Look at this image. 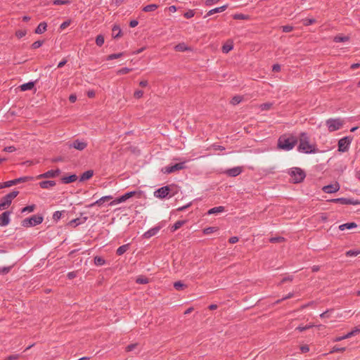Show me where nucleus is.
<instances>
[{"label":"nucleus","mask_w":360,"mask_h":360,"mask_svg":"<svg viewBox=\"0 0 360 360\" xmlns=\"http://www.w3.org/2000/svg\"><path fill=\"white\" fill-rule=\"evenodd\" d=\"M285 240V238L283 237H273L269 239V241L272 243H282Z\"/></svg>","instance_id":"obj_49"},{"label":"nucleus","mask_w":360,"mask_h":360,"mask_svg":"<svg viewBox=\"0 0 360 360\" xmlns=\"http://www.w3.org/2000/svg\"><path fill=\"white\" fill-rule=\"evenodd\" d=\"M217 228L214 226H210L203 229L204 234H210L217 231Z\"/></svg>","instance_id":"obj_53"},{"label":"nucleus","mask_w":360,"mask_h":360,"mask_svg":"<svg viewBox=\"0 0 360 360\" xmlns=\"http://www.w3.org/2000/svg\"><path fill=\"white\" fill-rule=\"evenodd\" d=\"M225 210V207L224 206L214 207L208 210L207 214L211 215L219 212H222Z\"/></svg>","instance_id":"obj_28"},{"label":"nucleus","mask_w":360,"mask_h":360,"mask_svg":"<svg viewBox=\"0 0 360 360\" xmlns=\"http://www.w3.org/2000/svg\"><path fill=\"white\" fill-rule=\"evenodd\" d=\"M27 34V31L25 30H18L15 32V36L20 39L23 37H25Z\"/></svg>","instance_id":"obj_52"},{"label":"nucleus","mask_w":360,"mask_h":360,"mask_svg":"<svg viewBox=\"0 0 360 360\" xmlns=\"http://www.w3.org/2000/svg\"><path fill=\"white\" fill-rule=\"evenodd\" d=\"M188 49L189 48L184 43H180L174 46V50L176 51L183 52Z\"/></svg>","instance_id":"obj_33"},{"label":"nucleus","mask_w":360,"mask_h":360,"mask_svg":"<svg viewBox=\"0 0 360 360\" xmlns=\"http://www.w3.org/2000/svg\"><path fill=\"white\" fill-rule=\"evenodd\" d=\"M94 175V171L91 169L84 172L79 177V181H84L91 179Z\"/></svg>","instance_id":"obj_23"},{"label":"nucleus","mask_w":360,"mask_h":360,"mask_svg":"<svg viewBox=\"0 0 360 360\" xmlns=\"http://www.w3.org/2000/svg\"><path fill=\"white\" fill-rule=\"evenodd\" d=\"M298 139L293 134H284L278 139V147L285 151L292 150L297 143Z\"/></svg>","instance_id":"obj_2"},{"label":"nucleus","mask_w":360,"mask_h":360,"mask_svg":"<svg viewBox=\"0 0 360 360\" xmlns=\"http://www.w3.org/2000/svg\"><path fill=\"white\" fill-rule=\"evenodd\" d=\"M333 311V309H327L326 311H323L322 314H320V317L322 319L329 318L331 316Z\"/></svg>","instance_id":"obj_37"},{"label":"nucleus","mask_w":360,"mask_h":360,"mask_svg":"<svg viewBox=\"0 0 360 360\" xmlns=\"http://www.w3.org/2000/svg\"><path fill=\"white\" fill-rule=\"evenodd\" d=\"M129 243L120 246L116 250V254L117 255H122L129 249Z\"/></svg>","instance_id":"obj_27"},{"label":"nucleus","mask_w":360,"mask_h":360,"mask_svg":"<svg viewBox=\"0 0 360 360\" xmlns=\"http://www.w3.org/2000/svg\"><path fill=\"white\" fill-rule=\"evenodd\" d=\"M314 326L313 324H309V325H306L304 326H299L298 327L296 328V330L300 332H303L306 330L313 328Z\"/></svg>","instance_id":"obj_45"},{"label":"nucleus","mask_w":360,"mask_h":360,"mask_svg":"<svg viewBox=\"0 0 360 360\" xmlns=\"http://www.w3.org/2000/svg\"><path fill=\"white\" fill-rule=\"evenodd\" d=\"M123 202L122 200V197H119V198H115V200H113L112 201H111L110 203H109V205L110 206H113L115 205H117V204H120V203H122Z\"/></svg>","instance_id":"obj_59"},{"label":"nucleus","mask_w":360,"mask_h":360,"mask_svg":"<svg viewBox=\"0 0 360 360\" xmlns=\"http://www.w3.org/2000/svg\"><path fill=\"white\" fill-rule=\"evenodd\" d=\"M63 212H65V211H56L53 214V219L54 221H58L63 214Z\"/></svg>","instance_id":"obj_47"},{"label":"nucleus","mask_w":360,"mask_h":360,"mask_svg":"<svg viewBox=\"0 0 360 360\" xmlns=\"http://www.w3.org/2000/svg\"><path fill=\"white\" fill-rule=\"evenodd\" d=\"M105 260L103 257L99 256H96L94 257V264L96 266H103L105 264Z\"/></svg>","instance_id":"obj_36"},{"label":"nucleus","mask_w":360,"mask_h":360,"mask_svg":"<svg viewBox=\"0 0 360 360\" xmlns=\"http://www.w3.org/2000/svg\"><path fill=\"white\" fill-rule=\"evenodd\" d=\"M104 41H105V39H104V36L103 35L98 34L96 37V44L97 46H103V44H104Z\"/></svg>","instance_id":"obj_38"},{"label":"nucleus","mask_w":360,"mask_h":360,"mask_svg":"<svg viewBox=\"0 0 360 360\" xmlns=\"http://www.w3.org/2000/svg\"><path fill=\"white\" fill-rule=\"evenodd\" d=\"M60 173V170L57 169L56 170H49L42 174H40L37 176L38 179L41 178H53L58 176Z\"/></svg>","instance_id":"obj_18"},{"label":"nucleus","mask_w":360,"mask_h":360,"mask_svg":"<svg viewBox=\"0 0 360 360\" xmlns=\"http://www.w3.org/2000/svg\"><path fill=\"white\" fill-rule=\"evenodd\" d=\"M297 150L299 152L306 154L316 153L319 152V149L315 144L309 143V136L306 132H301L300 134Z\"/></svg>","instance_id":"obj_1"},{"label":"nucleus","mask_w":360,"mask_h":360,"mask_svg":"<svg viewBox=\"0 0 360 360\" xmlns=\"http://www.w3.org/2000/svg\"><path fill=\"white\" fill-rule=\"evenodd\" d=\"M112 199V195L103 196L96 201L86 205V207H93L95 205L101 206L104 202H108Z\"/></svg>","instance_id":"obj_16"},{"label":"nucleus","mask_w":360,"mask_h":360,"mask_svg":"<svg viewBox=\"0 0 360 360\" xmlns=\"http://www.w3.org/2000/svg\"><path fill=\"white\" fill-rule=\"evenodd\" d=\"M32 179V176H22L18 179H15L13 180L8 181L4 183H0V189L4 188H8L14 185H16L19 183H23L29 180Z\"/></svg>","instance_id":"obj_7"},{"label":"nucleus","mask_w":360,"mask_h":360,"mask_svg":"<svg viewBox=\"0 0 360 360\" xmlns=\"http://www.w3.org/2000/svg\"><path fill=\"white\" fill-rule=\"evenodd\" d=\"M195 15V11L193 10H188V11H186V13H184V16L187 18V19H189V18H191L194 16Z\"/></svg>","instance_id":"obj_55"},{"label":"nucleus","mask_w":360,"mask_h":360,"mask_svg":"<svg viewBox=\"0 0 360 360\" xmlns=\"http://www.w3.org/2000/svg\"><path fill=\"white\" fill-rule=\"evenodd\" d=\"M67 145L69 148H73L78 150H83L87 146L86 142H85L84 141H80L79 139L74 140L71 143H68Z\"/></svg>","instance_id":"obj_11"},{"label":"nucleus","mask_w":360,"mask_h":360,"mask_svg":"<svg viewBox=\"0 0 360 360\" xmlns=\"http://www.w3.org/2000/svg\"><path fill=\"white\" fill-rule=\"evenodd\" d=\"M185 220H179L176 221L174 225L171 227V231L174 232L177 229H180L184 224H185Z\"/></svg>","instance_id":"obj_31"},{"label":"nucleus","mask_w":360,"mask_h":360,"mask_svg":"<svg viewBox=\"0 0 360 360\" xmlns=\"http://www.w3.org/2000/svg\"><path fill=\"white\" fill-rule=\"evenodd\" d=\"M344 124V120L341 118H330L326 120V125L330 132L340 129Z\"/></svg>","instance_id":"obj_6"},{"label":"nucleus","mask_w":360,"mask_h":360,"mask_svg":"<svg viewBox=\"0 0 360 360\" xmlns=\"http://www.w3.org/2000/svg\"><path fill=\"white\" fill-rule=\"evenodd\" d=\"M315 21H316V20L314 18H305L303 20V24L305 26H308V25H312L313 23H314Z\"/></svg>","instance_id":"obj_56"},{"label":"nucleus","mask_w":360,"mask_h":360,"mask_svg":"<svg viewBox=\"0 0 360 360\" xmlns=\"http://www.w3.org/2000/svg\"><path fill=\"white\" fill-rule=\"evenodd\" d=\"M281 30L283 32H290L293 30V27L291 26V25H283V26H281Z\"/></svg>","instance_id":"obj_57"},{"label":"nucleus","mask_w":360,"mask_h":360,"mask_svg":"<svg viewBox=\"0 0 360 360\" xmlns=\"http://www.w3.org/2000/svg\"><path fill=\"white\" fill-rule=\"evenodd\" d=\"M123 55H124L123 52L110 54V55L108 56L107 60H111L119 58L122 57Z\"/></svg>","instance_id":"obj_41"},{"label":"nucleus","mask_w":360,"mask_h":360,"mask_svg":"<svg viewBox=\"0 0 360 360\" xmlns=\"http://www.w3.org/2000/svg\"><path fill=\"white\" fill-rule=\"evenodd\" d=\"M357 226L356 224L354 222H349L346 224H343L339 226V229L341 231H344L345 229H351L353 228H356Z\"/></svg>","instance_id":"obj_29"},{"label":"nucleus","mask_w":360,"mask_h":360,"mask_svg":"<svg viewBox=\"0 0 360 360\" xmlns=\"http://www.w3.org/2000/svg\"><path fill=\"white\" fill-rule=\"evenodd\" d=\"M11 211H5L0 214V226H6L10 223V215L11 214Z\"/></svg>","instance_id":"obj_14"},{"label":"nucleus","mask_w":360,"mask_h":360,"mask_svg":"<svg viewBox=\"0 0 360 360\" xmlns=\"http://www.w3.org/2000/svg\"><path fill=\"white\" fill-rule=\"evenodd\" d=\"M169 191V187L168 186H165L155 191L154 195L155 197L162 199L168 196Z\"/></svg>","instance_id":"obj_12"},{"label":"nucleus","mask_w":360,"mask_h":360,"mask_svg":"<svg viewBox=\"0 0 360 360\" xmlns=\"http://www.w3.org/2000/svg\"><path fill=\"white\" fill-rule=\"evenodd\" d=\"M242 101V97L240 96H235L231 99V104L233 105H237L240 103Z\"/></svg>","instance_id":"obj_51"},{"label":"nucleus","mask_w":360,"mask_h":360,"mask_svg":"<svg viewBox=\"0 0 360 360\" xmlns=\"http://www.w3.org/2000/svg\"><path fill=\"white\" fill-rule=\"evenodd\" d=\"M39 186L41 188H49L56 186V181L51 180L42 181L39 182Z\"/></svg>","instance_id":"obj_25"},{"label":"nucleus","mask_w":360,"mask_h":360,"mask_svg":"<svg viewBox=\"0 0 360 360\" xmlns=\"http://www.w3.org/2000/svg\"><path fill=\"white\" fill-rule=\"evenodd\" d=\"M220 0H206L205 2V4L207 6H212L213 4H214L215 3L219 1Z\"/></svg>","instance_id":"obj_64"},{"label":"nucleus","mask_w":360,"mask_h":360,"mask_svg":"<svg viewBox=\"0 0 360 360\" xmlns=\"http://www.w3.org/2000/svg\"><path fill=\"white\" fill-rule=\"evenodd\" d=\"M352 140V139L349 136H345L340 139L338 141V150L341 152L347 151Z\"/></svg>","instance_id":"obj_9"},{"label":"nucleus","mask_w":360,"mask_h":360,"mask_svg":"<svg viewBox=\"0 0 360 360\" xmlns=\"http://www.w3.org/2000/svg\"><path fill=\"white\" fill-rule=\"evenodd\" d=\"M131 71H132L131 68H123L117 71V75H125V74L130 72Z\"/></svg>","instance_id":"obj_43"},{"label":"nucleus","mask_w":360,"mask_h":360,"mask_svg":"<svg viewBox=\"0 0 360 360\" xmlns=\"http://www.w3.org/2000/svg\"><path fill=\"white\" fill-rule=\"evenodd\" d=\"M77 179V176L76 174H71L68 176H63L61 179V181L63 184H70L72 182L75 181Z\"/></svg>","instance_id":"obj_24"},{"label":"nucleus","mask_w":360,"mask_h":360,"mask_svg":"<svg viewBox=\"0 0 360 360\" xmlns=\"http://www.w3.org/2000/svg\"><path fill=\"white\" fill-rule=\"evenodd\" d=\"M360 333V326H356L352 331L347 333L346 334V337L347 338H351L352 336L355 335L356 334Z\"/></svg>","instance_id":"obj_35"},{"label":"nucleus","mask_w":360,"mask_h":360,"mask_svg":"<svg viewBox=\"0 0 360 360\" xmlns=\"http://www.w3.org/2000/svg\"><path fill=\"white\" fill-rule=\"evenodd\" d=\"M141 191H134L127 192V193H124V195H122L121 197H122V201L125 202L128 199H129L134 196H136V195H137V198H139L141 197Z\"/></svg>","instance_id":"obj_19"},{"label":"nucleus","mask_w":360,"mask_h":360,"mask_svg":"<svg viewBox=\"0 0 360 360\" xmlns=\"http://www.w3.org/2000/svg\"><path fill=\"white\" fill-rule=\"evenodd\" d=\"M34 82H29L27 83H25V84L20 85V88L21 91H25L32 89L34 88Z\"/></svg>","instance_id":"obj_30"},{"label":"nucleus","mask_w":360,"mask_h":360,"mask_svg":"<svg viewBox=\"0 0 360 360\" xmlns=\"http://www.w3.org/2000/svg\"><path fill=\"white\" fill-rule=\"evenodd\" d=\"M349 40V37L347 36H335L333 41L335 42H345Z\"/></svg>","instance_id":"obj_39"},{"label":"nucleus","mask_w":360,"mask_h":360,"mask_svg":"<svg viewBox=\"0 0 360 360\" xmlns=\"http://www.w3.org/2000/svg\"><path fill=\"white\" fill-rule=\"evenodd\" d=\"M359 253H360V251L350 250H348V251L346 252V256H347V257H354V256L358 255Z\"/></svg>","instance_id":"obj_54"},{"label":"nucleus","mask_w":360,"mask_h":360,"mask_svg":"<svg viewBox=\"0 0 360 360\" xmlns=\"http://www.w3.org/2000/svg\"><path fill=\"white\" fill-rule=\"evenodd\" d=\"M43 43H44V41H40V40H39V41H34V42L32 44V48L33 49H38V48L41 47V46H42Z\"/></svg>","instance_id":"obj_58"},{"label":"nucleus","mask_w":360,"mask_h":360,"mask_svg":"<svg viewBox=\"0 0 360 360\" xmlns=\"http://www.w3.org/2000/svg\"><path fill=\"white\" fill-rule=\"evenodd\" d=\"M158 8V6L155 4L147 5L143 8L144 12H151L155 11Z\"/></svg>","instance_id":"obj_32"},{"label":"nucleus","mask_w":360,"mask_h":360,"mask_svg":"<svg viewBox=\"0 0 360 360\" xmlns=\"http://www.w3.org/2000/svg\"><path fill=\"white\" fill-rule=\"evenodd\" d=\"M136 282L139 284H147L149 280L145 276H139L136 278Z\"/></svg>","instance_id":"obj_42"},{"label":"nucleus","mask_w":360,"mask_h":360,"mask_svg":"<svg viewBox=\"0 0 360 360\" xmlns=\"http://www.w3.org/2000/svg\"><path fill=\"white\" fill-rule=\"evenodd\" d=\"M71 23L70 20H65L60 25V30H65L66 27H68Z\"/></svg>","instance_id":"obj_60"},{"label":"nucleus","mask_w":360,"mask_h":360,"mask_svg":"<svg viewBox=\"0 0 360 360\" xmlns=\"http://www.w3.org/2000/svg\"><path fill=\"white\" fill-rule=\"evenodd\" d=\"M18 194L19 191H13L2 197L0 200V210H4L8 208L12 202V200L15 198Z\"/></svg>","instance_id":"obj_4"},{"label":"nucleus","mask_w":360,"mask_h":360,"mask_svg":"<svg viewBox=\"0 0 360 360\" xmlns=\"http://www.w3.org/2000/svg\"><path fill=\"white\" fill-rule=\"evenodd\" d=\"M185 167H186L185 162H183L176 163L174 165H169V166L165 167L164 168L162 169V172H163L165 174H170V173H173L176 171L183 169Z\"/></svg>","instance_id":"obj_8"},{"label":"nucleus","mask_w":360,"mask_h":360,"mask_svg":"<svg viewBox=\"0 0 360 360\" xmlns=\"http://www.w3.org/2000/svg\"><path fill=\"white\" fill-rule=\"evenodd\" d=\"M228 8V5H224L222 6H220V7H217V8H213L210 11H209L206 15H205L204 18H207L211 15H213L214 13H221V12H223L224 11L226 8Z\"/></svg>","instance_id":"obj_22"},{"label":"nucleus","mask_w":360,"mask_h":360,"mask_svg":"<svg viewBox=\"0 0 360 360\" xmlns=\"http://www.w3.org/2000/svg\"><path fill=\"white\" fill-rule=\"evenodd\" d=\"M160 230V226H158L151 228L150 229H149L148 231L143 233V237L145 238H150L152 236H155L159 232Z\"/></svg>","instance_id":"obj_20"},{"label":"nucleus","mask_w":360,"mask_h":360,"mask_svg":"<svg viewBox=\"0 0 360 360\" xmlns=\"http://www.w3.org/2000/svg\"><path fill=\"white\" fill-rule=\"evenodd\" d=\"M112 36L114 39L120 38L122 36V32L120 27L115 25L112 28Z\"/></svg>","instance_id":"obj_21"},{"label":"nucleus","mask_w":360,"mask_h":360,"mask_svg":"<svg viewBox=\"0 0 360 360\" xmlns=\"http://www.w3.org/2000/svg\"><path fill=\"white\" fill-rule=\"evenodd\" d=\"M44 218L41 215H32L22 221V226L26 228L39 225L43 222Z\"/></svg>","instance_id":"obj_5"},{"label":"nucleus","mask_w":360,"mask_h":360,"mask_svg":"<svg viewBox=\"0 0 360 360\" xmlns=\"http://www.w3.org/2000/svg\"><path fill=\"white\" fill-rule=\"evenodd\" d=\"M82 215H83V214L81 213V217L76 218V219H74L68 222V225L70 226L76 227L78 225L85 223L87 221L88 217H82Z\"/></svg>","instance_id":"obj_15"},{"label":"nucleus","mask_w":360,"mask_h":360,"mask_svg":"<svg viewBox=\"0 0 360 360\" xmlns=\"http://www.w3.org/2000/svg\"><path fill=\"white\" fill-rule=\"evenodd\" d=\"M233 18L235 20H249L250 16L243 13H236L233 15Z\"/></svg>","instance_id":"obj_34"},{"label":"nucleus","mask_w":360,"mask_h":360,"mask_svg":"<svg viewBox=\"0 0 360 360\" xmlns=\"http://www.w3.org/2000/svg\"><path fill=\"white\" fill-rule=\"evenodd\" d=\"M288 174L292 178V181L294 184H299L304 181L306 176V174L300 167H292L289 172Z\"/></svg>","instance_id":"obj_3"},{"label":"nucleus","mask_w":360,"mask_h":360,"mask_svg":"<svg viewBox=\"0 0 360 360\" xmlns=\"http://www.w3.org/2000/svg\"><path fill=\"white\" fill-rule=\"evenodd\" d=\"M340 189V185L338 183H335L334 184L327 185L323 187L322 190L323 192L326 193H333L337 192Z\"/></svg>","instance_id":"obj_17"},{"label":"nucleus","mask_w":360,"mask_h":360,"mask_svg":"<svg viewBox=\"0 0 360 360\" xmlns=\"http://www.w3.org/2000/svg\"><path fill=\"white\" fill-rule=\"evenodd\" d=\"M12 266L0 267V275H6L10 272Z\"/></svg>","instance_id":"obj_48"},{"label":"nucleus","mask_w":360,"mask_h":360,"mask_svg":"<svg viewBox=\"0 0 360 360\" xmlns=\"http://www.w3.org/2000/svg\"><path fill=\"white\" fill-rule=\"evenodd\" d=\"M71 1L70 0H53V4L54 5H65L70 4Z\"/></svg>","instance_id":"obj_46"},{"label":"nucleus","mask_w":360,"mask_h":360,"mask_svg":"<svg viewBox=\"0 0 360 360\" xmlns=\"http://www.w3.org/2000/svg\"><path fill=\"white\" fill-rule=\"evenodd\" d=\"M345 350V347H339L338 346H334L332 349L331 352H342Z\"/></svg>","instance_id":"obj_61"},{"label":"nucleus","mask_w":360,"mask_h":360,"mask_svg":"<svg viewBox=\"0 0 360 360\" xmlns=\"http://www.w3.org/2000/svg\"><path fill=\"white\" fill-rule=\"evenodd\" d=\"M143 95V91L141 90H136L134 94V96L136 98H141Z\"/></svg>","instance_id":"obj_62"},{"label":"nucleus","mask_w":360,"mask_h":360,"mask_svg":"<svg viewBox=\"0 0 360 360\" xmlns=\"http://www.w3.org/2000/svg\"><path fill=\"white\" fill-rule=\"evenodd\" d=\"M34 209H35V205H28V206L23 207L21 210V212L22 213L25 212H32L34 210Z\"/></svg>","instance_id":"obj_50"},{"label":"nucleus","mask_w":360,"mask_h":360,"mask_svg":"<svg viewBox=\"0 0 360 360\" xmlns=\"http://www.w3.org/2000/svg\"><path fill=\"white\" fill-rule=\"evenodd\" d=\"M233 46L231 44H226L222 46V51L224 53H229L230 51L233 49Z\"/></svg>","instance_id":"obj_44"},{"label":"nucleus","mask_w":360,"mask_h":360,"mask_svg":"<svg viewBox=\"0 0 360 360\" xmlns=\"http://www.w3.org/2000/svg\"><path fill=\"white\" fill-rule=\"evenodd\" d=\"M20 354H12L8 356H7L4 360H16L20 358Z\"/></svg>","instance_id":"obj_63"},{"label":"nucleus","mask_w":360,"mask_h":360,"mask_svg":"<svg viewBox=\"0 0 360 360\" xmlns=\"http://www.w3.org/2000/svg\"><path fill=\"white\" fill-rule=\"evenodd\" d=\"M186 287V285L184 284L181 281H176L174 283V288L176 290H182L184 289V288Z\"/></svg>","instance_id":"obj_40"},{"label":"nucleus","mask_w":360,"mask_h":360,"mask_svg":"<svg viewBox=\"0 0 360 360\" xmlns=\"http://www.w3.org/2000/svg\"><path fill=\"white\" fill-rule=\"evenodd\" d=\"M46 27H47L46 22H41L39 24L37 27L35 29L34 32L38 34H42L46 30Z\"/></svg>","instance_id":"obj_26"},{"label":"nucleus","mask_w":360,"mask_h":360,"mask_svg":"<svg viewBox=\"0 0 360 360\" xmlns=\"http://www.w3.org/2000/svg\"><path fill=\"white\" fill-rule=\"evenodd\" d=\"M330 202H339L342 205H360V201L358 200H354L352 198H334L330 200Z\"/></svg>","instance_id":"obj_10"},{"label":"nucleus","mask_w":360,"mask_h":360,"mask_svg":"<svg viewBox=\"0 0 360 360\" xmlns=\"http://www.w3.org/2000/svg\"><path fill=\"white\" fill-rule=\"evenodd\" d=\"M243 171V167H235L231 169H228L224 172V174H226L228 176L231 177H236L238 175H240Z\"/></svg>","instance_id":"obj_13"}]
</instances>
